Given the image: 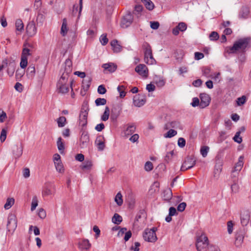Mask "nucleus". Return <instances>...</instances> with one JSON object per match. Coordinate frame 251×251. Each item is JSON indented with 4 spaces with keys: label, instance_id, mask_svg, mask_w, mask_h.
Returning a JSON list of instances; mask_svg holds the SVG:
<instances>
[{
    "label": "nucleus",
    "instance_id": "1",
    "mask_svg": "<svg viewBox=\"0 0 251 251\" xmlns=\"http://www.w3.org/2000/svg\"><path fill=\"white\" fill-rule=\"evenodd\" d=\"M249 44V40L248 38H242L236 41L232 47H229L227 49V52L228 53H235L239 50H245Z\"/></svg>",
    "mask_w": 251,
    "mask_h": 251
},
{
    "label": "nucleus",
    "instance_id": "2",
    "mask_svg": "<svg viewBox=\"0 0 251 251\" xmlns=\"http://www.w3.org/2000/svg\"><path fill=\"white\" fill-rule=\"evenodd\" d=\"M142 48L144 53V60L145 62L149 65H152L155 63V60L154 59L152 50L150 45L145 42L142 45Z\"/></svg>",
    "mask_w": 251,
    "mask_h": 251
},
{
    "label": "nucleus",
    "instance_id": "3",
    "mask_svg": "<svg viewBox=\"0 0 251 251\" xmlns=\"http://www.w3.org/2000/svg\"><path fill=\"white\" fill-rule=\"evenodd\" d=\"M157 230V227H153L152 228H147L145 230L143 234L144 239L147 242L154 243L157 240L155 232Z\"/></svg>",
    "mask_w": 251,
    "mask_h": 251
},
{
    "label": "nucleus",
    "instance_id": "4",
    "mask_svg": "<svg viewBox=\"0 0 251 251\" xmlns=\"http://www.w3.org/2000/svg\"><path fill=\"white\" fill-rule=\"evenodd\" d=\"M67 77L65 74H62L57 84L58 92L62 94L67 93L69 90V84H67Z\"/></svg>",
    "mask_w": 251,
    "mask_h": 251
},
{
    "label": "nucleus",
    "instance_id": "5",
    "mask_svg": "<svg viewBox=\"0 0 251 251\" xmlns=\"http://www.w3.org/2000/svg\"><path fill=\"white\" fill-rule=\"evenodd\" d=\"M196 245L198 251H201L208 246V239L204 233H201L200 236L197 237Z\"/></svg>",
    "mask_w": 251,
    "mask_h": 251
},
{
    "label": "nucleus",
    "instance_id": "6",
    "mask_svg": "<svg viewBox=\"0 0 251 251\" xmlns=\"http://www.w3.org/2000/svg\"><path fill=\"white\" fill-rule=\"evenodd\" d=\"M136 127L134 124H127L123 126L122 135L125 138H128L135 131Z\"/></svg>",
    "mask_w": 251,
    "mask_h": 251
},
{
    "label": "nucleus",
    "instance_id": "7",
    "mask_svg": "<svg viewBox=\"0 0 251 251\" xmlns=\"http://www.w3.org/2000/svg\"><path fill=\"white\" fill-rule=\"evenodd\" d=\"M17 226V220L13 214H9L7 218V228L9 231L14 232Z\"/></svg>",
    "mask_w": 251,
    "mask_h": 251
},
{
    "label": "nucleus",
    "instance_id": "8",
    "mask_svg": "<svg viewBox=\"0 0 251 251\" xmlns=\"http://www.w3.org/2000/svg\"><path fill=\"white\" fill-rule=\"evenodd\" d=\"M133 17L129 11L126 12V14L123 16L121 22V26L122 28H126L129 26L133 22Z\"/></svg>",
    "mask_w": 251,
    "mask_h": 251
},
{
    "label": "nucleus",
    "instance_id": "9",
    "mask_svg": "<svg viewBox=\"0 0 251 251\" xmlns=\"http://www.w3.org/2000/svg\"><path fill=\"white\" fill-rule=\"evenodd\" d=\"M122 103H118L113 106L111 111V122H116L122 111Z\"/></svg>",
    "mask_w": 251,
    "mask_h": 251
},
{
    "label": "nucleus",
    "instance_id": "10",
    "mask_svg": "<svg viewBox=\"0 0 251 251\" xmlns=\"http://www.w3.org/2000/svg\"><path fill=\"white\" fill-rule=\"evenodd\" d=\"M196 160L193 157H188L181 167V171H185L193 167L196 164Z\"/></svg>",
    "mask_w": 251,
    "mask_h": 251
},
{
    "label": "nucleus",
    "instance_id": "11",
    "mask_svg": "<svg viewBox=\"0 0 251 251\" xmlns=\"http://www.w3.org/2000/svg\"><path fill=\"white\" fill-rule=\"evenodd\" d=\"M56 192L55 186L52 184H48L42 191L43 196H49L54 195Z\"/></svg>",
    "mask_w": 251,
    "mask_h": 251
},
{
    "label": "nucleus",
    "instance_id": "12",
    "mask_svg": "<svg viewBox=\"0 0 251 251\" xmlns=\"http://www.w3.org/2000/svg\"><path fill=\"white\" fill-rule=\"evenodd\" d=\"M244 156H240L238 158V162L236 163L233 170L232 171V176L236 177L239 172L241 170L244 165Z\"/></svg>",
    "mask_w": 251,
    "mask_h": 251
},
{
    "label": "nucleus",
    "instance_id": "13",
    "mask_svg": "<svg viewBox=\"0 0 251 251\" xmlns=\"http://www.w3.org/2000/svg\"><path fill=\"white\" fill-rule=\"evenodd\" d=\"M4 61H6L5 63H6V65H5V67H7V74L10 76H12L15 71L16 63L15 61L12 59H4Z\"/></svg>",
    "mask_w": 251,
    "mask_h": 251
},
{
    "label": "nucleus",
    "instance_id": "14",
    "mask_svg": "<svg viewBox=\"0 0 251 251\" xmlns=\"http://www.w3.org/2000/svg\"><path fill=\"white\" fill-rule=\"evenodd\" d=\"M200 98L201 100L200 107L201 108H204L209 105L211 98L209 95L206 93L201 94Z\"/></svg>",
    "mask_w": 251,
    "mask_h": 251
},
{
    "label": "nucleus",
    "instance_id": "15",
    "mask_svg": "<svg viewBox=\"0 0 251 251\" xmlns=\"http://www.w3.org/2000/svg\"><path fill=\"white\" fill-rule=\"evenodd\" d=\"M88 110V108L87 106H86V109L83 107L79 114V124L82 126H85L87 123Z\"/></svg>",
    "mask_w": 251,
    "mask_h": 251
},
{
    "label": "nucleus",
    "instance_id": "16",
    "mask_svg": "<svg viewBox=\"0 0 251 251\" xmlns=\"http://www.w3.org/2000/svg\"><path fill=\"white\" fill-rule=\"evenodd\" d=\"M133 101V104L135 106L141 107L145 103L146 101V97L144 95H136L134 96Z\"/></svg>",
    "mask_w": 251,
    "mask_h": 251
},
{
    "label": "nucleus",
    "instance_id": "17",
    "mask_svg": "<svg viewBox=\"0 0 251 251\" xmlns=\"http://www.w3.org/2000/svg\"><path fill=\"white\" fill-rule=\"evenodd\" d=\"M135 71L139 75L143 77H147L148 75V69L147 66L143 64H140L137 66L135 69Z\"/></svg>",
    "mask_w": 251,
    "mask_h": 251
},
{
    "label": "nucleus",
    "instance_id": "18",
    "mask_svg": "<svg viewBox=\"0 0 251 251\" xmlns=\"http://www.w3.org/2000/svg\"><path fill=\"white\" fill-rule=\"evenodd\" d=\"M26 30L27 34L29 36L35 35L37 32V28L33 21L29 22L26 25Z\"/></svg>",
    "mask_w": 251,
    "mask_h": 251
},
{
    "label": "nucleus",
    "instance_id": "19",
    "mask_svg": "<svg viewBox=\"0 0 251 251\" xmlns=\"http://www.w3.org/2000/svg\"><path fill=\"white\" fill-rule=\"evenodd\" d=\"M23 147L22 144L14 145L12 147L13 153L16 158H19L23 153Z\"/></svg>",
    "mask_w": 251,
    "mask_h": 251
},
{
    "label": "nucleus",
    "instance_id": "20",
    "mask_svg": "<svg viewBox=\"0 0 251 251\" xmlns=\"http://www.w3.org/2000/svg\"><path fill=\"white\" fill-rule=\"evenodd\" d=\"M235 245L236 247H240L243 243L244 238V232L242 230H239L235 234Z\"/></svg>",
    "mask_w": 251,
    "mask_h": 251
},
{
    "label": "nucleus",
    "instance_id": "21",
    "mask_svg": "<svg viewBox=\"0 0 251 251\" xmlns=\"http://www.w3.org/2000/svg\"><path fill=\"white\" fill-rule=\"evenodd\" d=\"M111 47L113 52L115 53L120 52L122 49V45L117 40H113L111 41Z\"/></svg>",
    "mask_w": 251,
    "mask_h": 251
},
{
    "label": "nucleus",
    "instance_id": "22",
    "mask_svg": "<svg viewBox=\"0 0 251 251\" xmlns=\"http://www.w3.org/2000/svg\"><path fill=\"white\" fill-rule=\"evenodd\" d=\"M65 64V70L63 74H65V75L68 78L69 75L70 74L72 71V61L69 59H67L66 60Z\"/></svg>",
    "mask_w": 251,
    "mask_h": 251
},
{
    "label": "nucleus",
    "instance_id": "23",
    "mask_svg": "<svg viewBox=\"0 0 251 251\" xmlns=\"http://www.w3.org/2000/svg\"><path fill=\"white\" fill-rule=\"evenodd\" d=\"M170 128H181V126L179 122L177 121H174L168 122L165 125V128L166 129H168Z\"/></svg>",
    "mask_w": 251,
    "mask_h": 251
},
{
    "label": "nucleus",
    "instance_id": "24",
    "mask_svg": "<svg viewBox=\"0 0 251 251\" xmlns=\"http://www.w3.org/2000/svg\"><path fill=\"white\" fill-rule=\"evenodd\" d=\"M95 144H96L99 151H103L105 147L103 137L101 136H98L96 138V140L95 141Z\"/></svg>",
    "mask_w": 251,
    "mask_h": 251
},
{
    "label": "nucleus",
    "instance_id": "25",
    "mask_svg": "<svg viewBox=\"0 0 251 251\" xmlns=\"http://www.w3.org/2000/svg\"><path fill=\"white\" fill-rule=\"evenodd\" d=\"M250 216L249 213L243 214L241 217V223L243 226H247L250 221Z\"/></svg>",
    "mask_w": 251,
    "mask_h": 251
},
{
    "label": "nucleus",
    "instance_id": "26",
    "mask_svg": "<svg viewBox=\"0 0 251 251\" xmlns=\"http://www.w3.org/2000/svg\"><path fill=\"white\" fill-rule=\"evenodd\" d=\"M68 31L67 21L66 18L63 19L62 25L61 28L60 33L63 36H65Z\"/></svg>",
    "mask_w": 251,
    "mask_h": 251
},
{
    "label": "nucleus",
    "instance_id": "27",
    "mask_svg": "<svg viewBox=\"0 0 251 251\" xmlns=\"http://www.w3.org/2000/svg\"><path fill=\"white\" fill-rule=\"evenodd\" d=\"M89 140V136L87 133L83 132L80 137V142L83 147L87 145Z\"/></svg>",
    "mask_w": 251,
    "mask_h": 251
},
{
    "label": "nucleus",
    "instance_id": "28",
    "mask_svg": "<svg viewBox=\"0 0 251 251\" xmlns=\"http://www.w3.org/2000/svg\"><path fill=\"white\" fill-rule=\"evenodd\" d=\"M163 199L166 201H169L172 197V192L170 189L166 190L163 193Z\"/></svg>",
    "mask_w": 251,
    "mask_h": 251
},
{
    "label": "nucleus",
    "instance_id": "29",
    "mask_svg": "<svg viewBox=\"0 0 251 251\" xmlns=\"http://www.w3.org/2000/svg\"><path fill=\"white\" fill-rule=\"evenodd\" d=\"M90 246L91 244L87 239L82 240V242L79 244V248L82 250H88L90 248Z\"/></svg>",
    "mask_w": 251,
    "mask_h": 251
},
{
    "label": "nucleus",
    "instance_id": "30",
    "mask_svg": "<svg viewBox=\"0 0 251 251\" xmlns=\"http://www.w3.org/2000/svg\"><path fill=\"white\" fill-rule=\"evenodd\" d=\"M122 221V217L118 213H115L112 218V222L116 225L120 224Z\"/></svg>",
    "mask_w": 251,
    "mask_h": 251
},
{
    "label": "nucleus",
    "instance_id": "31",
    "mask_svg": "<svg viewBox=\"0 0 251 251\" xmlns=\"http://www.w3.org/2000/svg\"><path fill=\"white\" fill-rule=\"evenodd\" d=\"M114 201L118 206H121L123 203V196L120 192L116 195Z\"/></svg>",
    "mask_w": 251,
    "mask_h": 251
},
{
    "label": "nucleus",
    "instance_id": "32",
    "mask_svg": "<svg viewBox=\"0 0 251 251\" xmlns=\"http://www.w3.org/2000/svg\"><path fill=\"white\" fill-rule=\"evenodd\" d=\"M45 20V16L41 13H39L36 18V23L39 26L42 25Z\"/></svg>",
    "mask_w": 251,
    "mask_h": 251
},
{
    "label": "nucleus",
    "instance_id": "33",
    "mask_svg": "<svg viewBox=\"0 0 251 251\" xmlns=\"http://www.w3.org/2000/svg\"><path fill=\"white\" fill-rule=\"evenodd\" d=\"M141 1L148 10H151L153 9L154 4L151 0H141Z\"/></svg>",
    "mask_w": 251,
    "mask_h": 251
},
{
    "label": "nucleus",
    "instance_id": "34",
    "mask_svg": "<svg viewBox=\"0 0 251 251\" xmlns=\"http://www.w3.org/2000/svg\"><path fill=\"white\" fill-rule=\"evenodd\" d=\"M57 146L58 150L59 151L60 153H62L64 150V145L63 142L62 141L61 137H59L57 139Z\"/></svg>",
    "mask_w": 251,
    "mask_h": 251
},
{
    "label": "nucleus",
    "instance_id": "35",
    "mask_svg": "<svg viewBox=\"0 0 251 251\" xmlns=\"http://www.w3.org/2000/svg\"><path fill=\"white\" fill-rule=\"evenodd\" d=\"M57 123L59 127H64L66 123V119L64 116L60 117L57 119Z\"/></svg>",
    "mask_w": 251,
    "mask_h": 251
},
{
    "label": "nucleus",
    "instance_id": "36",
    "mask_svg": "<svg viewBox=\"0 0 251 251\" xmlns=\"http://www.w3.org/2000/svg\"><path fill=\"white\" fill-rule=\"evenodd\" d=\"M15 26L17 30L22 31L24 29V24L22 21L20 19L17 20L15 22Z\"/></svg>",
    "mask_w": 251,
    "mask_h": 251
},
{
    "label": "nucleus",
    "instance_id": "37",
    "mask_svg": "<svg viewBox=\"0 0 251 251\" xmlns=\"http://www.w3.org/2000/svg\"><path fill=\"white\" fill-rule=\"evenodd\" d=\"M14 203V199L13 198H8L6 202L4 205L5 209H9Z\"/></svg>",
    "mask_w": 251,
    "mask_h": 251
},
{
    "label": "nucleus",
    "instance_id": "38",
    "mask_svg": "<svg viewBox=\"0 0 251 251\" xmlns=\"http://www.w3.org/2000/svg\"><path fill=\"white\" fill-rule=\"evenodd\" d=\"M110 110L108 106H106L105 111L101 117V119L103 121H107L109 118Z\"/></svg>",
    "mask_w": 251,
    "mask_h": 251
},
{
    "label": "nucleus",
    "instance_id": "39",
    "mask_svg": "<svg viewBox=\"0 0 251 251\" xmlns=\"http://www.w3.org/2000/svg\"><path fill=\"white\" fill-rule=\"evenodd\" d=\"M92 166V163L90 161H85L82 165L80 166L81 169L83 170H90Z\"/></svg>",
    "mask_w": 251,
    "mask_h": 251
},
{
    "label": "nucleus",
    "instance_id": "40",
    "mask_svg": "<svg viewBox=\"0 0 251 251\" xmlns=\"http://www.w3.org/2000/svg\"><path fill=\"white\" fill-rule=\"evenodd\" d=\"M54 163L55 166V168L58 172L60 173L64 172L63 166L61 160L60 161H55V162Z\"/></svg>",
    "mask_w": 251,
    "mask_h": 251
},
{
    "label": "nucleus",
    "instance_id": "41",
    "mask_svg": "<svg viewBox=\"0 0 251 251\" xmlns=\"http://www.w3.org/2000/svg\"><path fill=\"white\" fill-rule=\"evenodd\" d=\"M95 104L97 106L106 104L107 100L104 98H98L95 100Z\"/></svg>",
    "mask_w": 251,
    "mask_h": 251
},
{
    "label": "nucleus",
    "instance_id": "42",
    "mask_svg": "<svg viewBox=\"0 0 251 251\" xmlns=\"http://www.w3.org/2000/svg\"><path fill=\"white\" fill-rule=\"evenodd\" d=\"M143 9V6L141 5H136L134 7V10L133 11V14L137 15V17H139L140 15V13L142 12Z\"/></svg>",
    "mask_w": 251,
    "mask_h": 251
},
{
    "label": "nucleus",
    "instance_id": "43",
    "mask_svg": "<svg viewBox=\"0 0 251 251\" xmlns=\"http://www.w3.org/2000/svg\"><path fill=\"white\" fill-rule=\"evenodd\" d=\"M246 100L247 97L245 95H243L237 99L236 102L238 106H241L244 104L246 102Z\"/></svg>",
    "mask_w": 251,
    "mask_h": 251
},
{
    "label": "nucleus",
    "instance_id": "44",
    "mask_svg": "<svg viewBox=\"0 0 251 251\" xmlns=\"http://www.w3.org/2000/svg\"><path fill=\"white\" fill-rule=\"evenodd\" d=\"M177 134V131L172 129H170L165 135L166 138H172Z\"/></svg>",
    "mask_w": 251,
    "mask_h": 251
},
{
    "label": "nucleus",
    "instance_id": "45",
    "mask_svg": "<svg viewBox=\"0 0 251 251\" xmlns=\"http://www.w3.org/2000/svg\"><path fill=\"white\" fill-rule=\"evenodd\" d=\"M38 199L36 196H34L32 200L31 210L33 211L38 205Z\"/></svg>",
    "mask_w": 251,
    "mask_h": 251
},
{
    "label": "nucleus",
    "instance_id": "46",
    "mask_svg": "<svg viewBox=\"0 0 251 251\" xmlns=\"http://www.w3.org/2000/svg\"><path fill=\"white\" fill-rule=\"evenodd\" d=\"M209 150V148L208 146H203L201 149V153L202 156L205 157L208 153Z\"/></svg>",
    "mask_w": 251,
    "mask_h": 251
},
{
    "label": "nucleus",
    "instance_id": "47",
    "mask_svg": "<svg viewBox=\"0 0 251 251\" xmlns=\"http://www.w3.org/2000/svg\"><path fill=\"white\" fill-rule=\"evenodd\" d=\"M27 65V57L21 56L20 67L22 69L25 68Z\"/></svg>",
    "mask_w": 251,
    "mask_h": 251
},
{
    "label": "nucleus",
    "instance_id": "48",
    "mask_svg": "<svg viewBox=\"0 0 251 251\" xmlns=\"http://www.w3.org/2000/svg\"><path fill=\"white\" fill-rule=\"evenodd\" d=\"M241 134V131H237L234 137H233V140L235 142L240 144L242 142V138L240 137V135Z\"/></svg>",
    "mask_w": 251,
    "mask_h": 251
},
{
    "label": "nucleus",
    "instance_id": "49",
    "mask_svg": "<svg viewBox=\"0 0 251 251\" xmlns=\"http://www.w3.org/2000/svg\"><path fill=\"white\" fill-rule=\"evenodd\" d=\"M176 27L181 32L185 31L187 29V25L185 23L183 22L179 23Z\"/></svg>",
    "mask_w": 251,
    "mask_h": 251
},
{
    "label": "nucleus",
    "instance_id": "50",
    "mask_svg": "<svg viewBox=\"0 0 251 251\" xmlns=\"http://www.w3.org/2000/svg\"><path fill=\"white\" fill-rule=\"evenodd\" d=\"M100 42L102 45H105L108 42V39L106 37V34H102L100 38Z\"/></svg>",
    "mask_w": 251,
    "mask_h": 251
},
{
    "label": "nucleus",
    "instance_id": "51",
    "mask_svg": "<svg viewBox=\"0 0 251 251\" xmlns=\"http://www.w3.org/2000/svg\"><path fill=\"white\" fill-rule=\"evenodd\" d=\"M124 89L125 87L123 85L119 86L117 88L118 91L120 93V97L121 98H123L126 96V93L124 90Z\"/></svg>",
    "mask_w": 251,
    "mask_h": 251
},
{
    "label": "nucleus",
    "instance_id": "52",
    "mask_svg": "<svg viewBox=\"0 0 251 251\" xmlns=\"http://www.w3.org/2000/svg\"><path fill=\"white\" fill-rule=\"evenodd\" d=\"M237 179L234 180V183L231 186V189L233 192L236 193L239 190V185L236 183Z\"/></svg>",
    "mask_w": 251,
    "mask_h": 251
},
{
    "label": "nucleus",
    "instance_id": "53",
    "mask_svg": "<svg viewBox=\"0 0 251 251\" xmlns=\"http://www.w3.org/2000/svg\"><path fill=\"white\" fill-rule=\"evenodd\" d=\"M91 79L90 77H87L84 79L82 81V84L84 87L86 86L87 88H88L91 84Z\"/></svg>",
    "mask_w": 251,
    "mask_h": 251
},
{
    "label": "nucleus",
    "instance_id": "54",
    "mask_svg": "<svg viewBox=\"0 0 251 251\" xmlns=\"http://www.w3.org/2000/svg\"><path fill=\"white\" fill-rule=\"evenodd\" d=\"M7 130L3 128L1 130L0 136V140L1 142H3L6 138Z\"/></svg>",
    "mask_w": 251,
    "mask_h": 251
},
{
    "label": "nucleus",
    "instance_id": "55",
    "mask_svg": "<svg viewBox=\"0 0 251 251\" xmlns=\"http://www.w3.org/2000/svg\"><path fill=\"white\" fill-rule=\"evenodd\" d=\"M219 37L218 33L216 31H212L209 35L210 40H217Z\"/></svg>",
    "mask_w": 251,
    "mask_h": 251
},
{
    "label": "nucleus",
    "instance_id": "56",
    "mask_svg": "<svg viewBox=\"0 0 251 251\" xmlns=\"http://www.w3.org/2000/svg\"><path fill=\"white\" fill-rule=\"evenodd\" d=\"M174 153V152L173 151L167 152L165 156V161L167 162H169L172 159Z\"/></svg>",
    "mask_w": 251,
    "mask_h": 251
},
{
    "label": "nucleus",
    "instance_id": "57",
    "mask_svg": "<svg viewBox=\"0 0 251 251\" xmlns=\"http://www.w3.org/2000/svg\"><path fill=\"white\" fill-rule=\"evenodd\" d=\"M30 55V50L29 49L27 48H24L23 49L21 56L27 57V56Z\"/></svg>",
    "mask_w": 251,
    "mask_h": 251
},
{
    "label": "nucleus",
    "instance_id": "58",
    "mask_svg": "<svg viewBox=\"0 0 251 251\" xmlns=\"http://www.w3.org/2000/svg\"><path fill=\"white\" fill-rule=\"evenodd\" d=\"M144 168L146 171H151L153 169L152 163L150 161L147 162L145 164Z\"/></svg>",
    "mask_w": 251,
    "mask_h": 251
},
{
    "label": "nucleus",
    "instance_id": "59",
    "mask_svg": "<svg viewBox=\"0 0 251 251\" xmlns=\"http://www.w3.org/2000/svg\"><path fill=\"white\" fill-rule=\"evenodd\" d=\"M98 92L100 94H104L106 92V89L103 85H100L98 88Z\"/></svg>",
    "mask_w": 251,
    "mask_h": 251
},
{
    "label": "nucleus",
    "instance_id": "60",
    "mask_svg": "<svg viewBox=\"0 0 251 251\" xmlns=\"http://www.w3.org/2000/svg\"><path fill=\"white\" fill-rule=\"evenodd\" d=\"M200 101L199 99L197 98H194L192 99V102H191V104L193 107H196L198 106H200Z\"/></svg>",
    "mask_w": 251,
    "mask_h": 251
},
{
    "label": "nucleus",
    "instance_id": "61",
    "mask_svg": "<svg viewBox=\"0 0 251 251\" xmlns=\"http://www.w3.org/2000/svg\"><path fill=\"white\" fill-rule=\"evenodd\" d=\"M202 75L208 77L210 76V69L208 67L203 68L202 70Z\"/></svg>",
    "mask_w": 251,
    "mask_h": 251
},
{
    "label": "nucleus",
    "instance_id": "62",
    "mask_svg": "<svg viewBox=\"0 0 251 251\" xmlns=\"http://www.w3.org/2000/svg\"><path fill=\"white\" fill-rule=\"evenodd\" d=\"M156 84L159 87H162L165 85V81L161 78H157L155 80Z\"/></svg>",
    "mask_w": 251,
    "mask_h": 251
},
{
    "label": "nucleus",
    "instance_id": "63",
    "mask_svg": "<svg viewBox=\"0 0 251 251\" xmlns=\"http://www.w3.org/2000/svg\"><path fill=\"white\" fill-rule=\"evenodd\" d=\"M185 140L183 138H179L178 139L177 144L178 146L180 148H183L185 145Z\"/></svg>",
    "mask_w": 251,
    "mask_h": 251
},
{
    "label": "nucleus",
    "instance_id": "64",
    "mask_svg": "<svg viewBox=\"0 0 251 251\" xmlns=\"http://www.w3.org/2000/svg\"><path fill=\"white\" fill-rule=\"evenodd\" d=\"M186 206V203L183 202H181L180 204H179V205H178V206L177 207V209L178 211L182 212L185 210Z\"/></svg>",
    "mask_w": 251,
    "mask_h": 251
}]
</instances>
